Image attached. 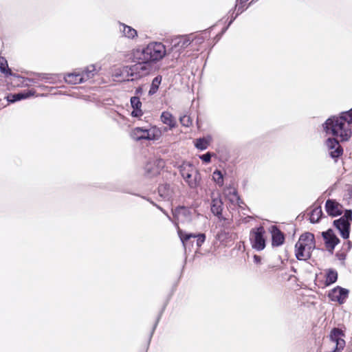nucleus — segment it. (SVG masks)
<instances>
[{"mask_svg": "<svg viewBox=\"0 0 352 352\" xmlns=\"http://www.w3.org/2000/svg\"><path fill=\"white\" fill-rule=\"evenodd\" d=\"M211 198V212L219 219H225L222 216L223 202L220 196L218 194L215 195L212 193Z\"/></svg>", "mask_w": 352, "mask_h": 352, "instance_id": "obj_14", "label": "nucleus"}, {"mask_svg": "<svg viewBox=\"0 0 352 352\" xmlns=\"http://www.w3.org/2000/svg\"><path fill=\"white\" fill-rule=\"evenodd\" d=\"M298 241L302 243V245H308L311 249L315 248L314 235L310 232L302 234Z\"/></svg>", "mask_w": 352, "mask_h": 352, "instance_id": "obj_28", "label": "nucleus"}, {"mask_svg": "<svg viewBox=\"0 0 352 352\" xmlns=\"http://www.w3.org/2000/svg\"><path fill=\"white\" fill-rule=\"evenodd\" d=\"M175 226L177 228V234L178 236L182 243V245L184 248V249H186L188 248V245L190 243V239H196V245L197 246V248H200L202 244L204 243L206 240V235L204 234L200 233V234H192V233H188L185 231H183L178 227V224L177 222H175Z\"/></svg>", "mask_w": 352, "mask_h": 352, "instance_id": "obj_6", "label": "nucleus"}, {"mask_svg": "<svg viewBox=\"0 0 352 352\" xmlns=\"http://www.w3.org/2000/svg\"><path fill=\"white\" fill-rule=\"evenodd\" d=\"M159 195L164 200L169 201L173 198V189L168 184H164L158 188Z\"/></svg>", "mask_w": 352, "mask_h": 352, "instance_id": "obj_25", "label": "nucleus"}, {"mask_svg": "<svg viewBox=\"0 0 352 352\" xmlns=\"http://www.w3.org/2000/svg\"><path fill=\"white\" fill-rule=\"evenodd\" d=\"M272 234V245L274 247H278L283 244L285 236L283 233L276 226H272L269 228Z\"/></svg>", "mask_w": 352, "mask_h": 352, "instance_id": "obj_16", "label": "nucleus"}, {"mask_svg": "<svg viewBox=\"0 0 352 352\" xmlns=\"http://www.w3.org/2000/svg\"><path fill=\"white\" fill-rule=\"evenodd\" d=\"M296 257L300 261H306L311 257V253L313 249L309 247V245H302L299 241L296 243Z\"/></svg>", "mask_w": 352, "mask_h": 352, "instance_id": "obj_13", "label": "nucleus"}, {"mask_svg": "<svg viewBox=\"0 0 352 352\" xmlns=\"http://www.w3.org/2000/svg\"><path fill=\"white\" fill-rule=\"evenodd\" d=\"M0 71L5 74H10L7 60L4 57L1 56H0Z\"/></svg>", "mask_w": 352, "mask_h": 352, "instance_id": "obj_38", "label": "nucleus"}, {"mask_svg": "<svg viewBox=\"0 0 352 352\" xmlns=\"http://www.w3.org/2000/svg\"><path fill=\"white\" fill-rule=\"evenodd\" d=\"M212 154L210 153H206L199 156V158L205 163H209L211 161Z\"/></svg>", "mask_w": 352, "mask_h": 352, "instance_id": "obj_47", "label": "nucleus"}, {"mask_svg": "<svg viewBox=\"0 0 352 352\" xmlns=\"http://www.w3.org/2000/svg\"><path fill=\"white\" fill-rule=\"evenodd\" d=\"M131 105L133 109L142 107V102L138 97L133 96L131 98Z\"/></svg>", "mask_w": 352, "mask_h": 352, "instance_id": "obj_40", "label": "nucleus"}, {"mask_svg": "<svg viewBox=\"0 0 352 352\" xmlns=\"http://www.w3.org/2000/svg\"><path fill=\"white\" fill-rule=\"evenodd\" d=\"M322 214V208L320 206L315 207L310 212L309 220L312 223L318 222Z\"/></svg>", "mask_w": 352, "mask_h": 352, "instance_id": "obj_32", "label": "nucleus"}, {"mask_svg": "<svg viewBox=\"0 0 352 352\" xmlns=\"http://www.w3.org/2000/svg\"><path fill=\"white\" fill-rule=\"evenodd\" d=\"M194 41L191 36H183L176 38L174 41L173 49L179 54L186 47H188Z\"/></svg>", "mask_w": 352, "mask_h": 352, "instance_id": "obj_15", "label": "nucleus"}, {"mask_svg": "<svg viewBox=\"0 0 352 352\" xmlns=\"http://www.w3.org/2000/svg\"><path fill=\"white\" fill-rule=\"evenodd\" d=\"M325 145L329 156L336 162L343 153V149L338 141L335 138H329L325 142Z\"/></svg>", "mask_w": 352, "mask_h": 352, "instance_id": "obj_9", "label": "nucleus"}, {"mask_svg": "<svg viewBox=\"0 0 352 352\" xmlns=\"http://www.w3.org/2000/svg\"><path fill=\"white\" fill-rule=\"evenodd\" d=\"M180 123L182 126L189 127L192 124V120L190 116L184 115L179 118Z\"/></svg>", "mask_w": 352, "mask_h": 352, "instance_id": "obj_39", "label": "nucleus"}, {"mask_svg": "<svg viewBox=\"0 0 352 352\" xmlns=\"http://www.w3.org/2000/svg\"><path fill=\"white\" fill-rule=\"evenodd\" d=\"M212 141L211 135H208L204 138L197 139L195 143V147L201 151L206 150Z\"/></svg>", "mask_w": 352, "mask_h": 352, "instance_id": "obj_27", "label": "nucleus"}, {"mask_svg": "<svg viewBox=\"0 0 352 352\" xmlns=\"http://www.w3.org/2000/svg\"><path fill=\"white\" fill-rule=\"evenodd\" d=\"M98 69L95 65H90L85 67L84 69H81L82 76L83 77V82H86L88 80L92 78L98 73Z\"/></svg>", "mask_w": 352, "mask_h": 352, "instance_id": "obj_26", "label": "nucleus"}, {"mask_svg": "<svg viewBox=\"0 0 352 352\" xmlns=\"http://www.w3.org/2000/svg\"><path fill=\"white\" fill-rule=\"evenodd\" d=\"M265 230L263 226L253 228L250 234L252 248L261 251L265 248Z\"/></svg>", "mask_w": 352, "mask_h": 352, "instance_id": "obj_5", "label": "nucleus"}, {"mask_svg": "<svg viewBox=\"0 0 352 352\" xmlns=\"http://www.w3.org/2000/svg\"><path fill=\"white\" fill-rule=\"evenodd\" d=\"M248 0H236V4L234 6V10H237V14H240L243 12L247 8L248 6L245 7V3Z\"/></svg>", "mask_w": 352, "mask_h": 352, "instance_id": "obj_36", "label": "nucleus"}, {"mask_svg": "<svg viewBox=\"0 0 352 352\" xmlns=\"http://www.w3.org/2000/svg\"><path fill=\"white\" fill-rule=\"evenodd\" d=\"M234 205H237L240 208H243V205L244 204L243 201L241 199V202L239 204H233Z\"/></svg>", "mask_w": 352, "mask_h": 352, "instance_id": "obj_49", "label": "nucleus"}, {"mask_svg": "<svg viewBox=\"0 0 352 352\" xmlns=\"http://www.w3.org/2000/svg\"><path fill=\"white\" fill-rule=\"evenodd\" d=\"M322 236L325 241L327 248L329 249L330 251H332L340 241L331 229L328 230L327 232H323Z\"/></svg>", "mask_w": 352, "mask_h": 352, "instance_id": "obj_17", "label": "nucleus"}, {"mask_svg": "<svg viewBox=\"0 0 352 352\" xmlns=\"http://www.w3.org/2000/svg\"><path fill=\"white\" fill-rule=\"evenodd\" d=\"M351 220L352 211L349 210H346L344 216L333 221V224L339 230L340 235L345 239L349 236L350 221Z\"/></svg>", "mask_w": 352, "mask_h": 352, "instance_id": "obj_7", "label": "nucleus"}, {"mask_svg": "<svg viewBox=\"0 0 352 352\" xmlns=\"http://www.w3.org/2000/svg\"><path fill=\"white\" fill-rule=\"evenodd\" d=\"M148 201H149L151 204L157 207L160 210H161L168 218V219L170 221H173L172 218L170 217V215L166 212V210H164L162 207L155 204L153 201H151L149 199H146Z\"/></svg>", "mask_w": 352, "mask_h": 352, "instance_id": "obj_46", "label": "nucleus"}, {"mask_svg": "<svg viewBox=\"0 0 352 352\" xmlns=\"http://www.w3.org/2000/svg\"><path fill=\"white\" fill-rule=\"evenodd\" d=\"M38 76L41 78V80H45L46 82L49 83H56L60 80V75L58 74H38Z\"/></svg>", "mask_w": 352, "mask_h": 352, "instance_id": "obj_33", "label": "nucleus"}, {"mask_svg": "<svg viewBox=\"0 0 352 352\" xmlns=\"http://www.w3.org/2000/svg\"><path fill=\"white\" fill-rule=\"evenodd\" d=\"M174 217L177 221H183L190 215V210L185 207H178L173 211Z\"/></svg>", "mask_w": 352, "mask_h": 352, "instance_id": "obj_30", "label": "nucleus"}, {"mask_svg": "<svg viewBox=\"0 0 352 352\" xmlns=\"http://www.w3.org/2000/svg\"><path fill=\"white\" fill-rule=\"evenodd\" d=\"M164 130V131H167V128L165 127Z\"/></svg>", "mask_w": 352, "mask_h": 352, "instance_id": "obj_52", "label": "nucleus"}, {"mask_svg": "<svg viewBox=\"0 0 352 352\" xmlns=\"http://www.w3.org/2000/svg\"><path fill=\"white\" fill-rule=\"evenodd\" d=\"M130 137L135 141L145 140V128L135 127L130 131Z\"/></svg>", "mask_w": 352, "mask_h": 352, "instance_id": "obj_29", "label": "nucleus"}, {"mask_svg": "<svg viewBox=\"0 0 352 352\" xmlns=\"http://www.w3.org/2000/svg\"><path fill=\"white\" fill-rule=\"evenodd\" d=\"M133 56L138 60H146L151 65L162 60L166 55V47L159 41H152L142 47L133 50Z\"/></svg>", "mask_w": 352, "mask_h": 352, "instance_id": "obj_2", "label": "nucleus"}, {"mask_svg": "<svg viewBox=\"0 0 352 352\" xmlns=\"http://www.w3.org/2000/svg\"><path fill=\"white\" fill-rule=\"evenodd\" d=\"M195 39H196L197 41V42H202V41L204 40V38L201 36V37H195Z\"/></svg>", "mask_w": 352, "mask_h": 352, "instance_id": "obj_50", "label": "nucleus"}, {"mask_svg": "<svg viewBox=\"0 0 352 352\" xmlns=\"http://www.w3.org/2000/svg\"><path fill=\"white\" fill-rule=\"evenodd\" d=\"M223 193L232 204H239V202H241V199L237 194L236 189L233 186L230 185L226 186Z\"/></svg>", "mask_w": 352, "mask_h": 352, "instance_id": "obj_23", "label": "nucleus"}, {"mask_svg": "<svg viewBox=\"0 0 352 352\" xmlns=\"http://www.w3.org/2000/svg\"><path fill=\"white\" fill-rule=\"evenodd\" d=\"M254 262L256 264H260L261 262V257L258 255H254L253 257Z\"/></svg>", "mask_w": 352, "mask_h": 352, "instance_id": "obj_48", "label": "nucleus"}, {"mask_svg": "<svg viewBox=\"0 0 352 352\" xmlns=\"http://www.w3.org/2000/svg\"><path fill=\"white\" fill-rule=\"evenodd\" d=\"M83 77L82 76L81 69H76L73 72L68 73L64 76L65 81L71 85H77L83 83Z\"/></svg>", "mask_w": 352, "mask_h": 352, "instance_id": "obj_18", "label": "nucleus"}, {"mask_svg": "<svg viewBox=\"0 0 352 352\" xmlns=\"http://www.w3.org/2000/svg\"><path fill=\"white\" fill-rule=\"evenodd\" d=\"M179 172L189 188H197L201 182V175L198 169L190 162H184L178 166Z\"/></svg>", "mask_w": 352, "mask_h": 352, "instance_id": "obj_3", "label": "nucleus"}, {"mask_svg": "<svg viewBox=\"0 0 352 352\" xmlns=\"http://www.w3.org/2000/svg\"><path fill=\"white\" fill-rule=\"evenodd\" d=\"M217 240H218L221 244L226 245L227 243L232 240V234L226 231L225 230H221L216 236Z\"/></svg>", "mask_w": 352, "mask_h": 352, "instance_id": "obj_31", "label": "nucleus"}, {"mask_svg": "<svg viewBox=\"0 0 352 352\" xmlns=\"http://www.w3.org/2000/svg\"><path fill=\"white\" fill-rule=\"evenodd\" d=\"M148 201H149L151 204L157 207L160 210H161L168 218V219L170 221H173L172 218L170 217V215L166 212V210H164L162 207L155 204L153 201H151L149 199H146Z\"/></svg>", "mask_w": 352, "mask_h": 352, "instance_id": "obj_45", "label": "nucleus"}, {"mask_svg": "<svg viewBox=\"0 0 352 352\" xmlns=\"http://www.w3.org/2000/svg\"><path fill=\"white\" fill-rule=\"evenodd\" d=\"M161 122L167 125L170 130L174 129L177 126V121L173 114L169 111H163L160 116Z\"/></svg>", "mask_w": 352, "mask_h": 352, "instance_id": "obj_24", "label": "nucleus"}, {"mask_svg": "<svg viewBox=\"0 0 352 352\" xmlns=\"http://www.w3.org/2000/svg\"><path fill=\"white\" fill-rule=\"evenodd\" d=\"M112 76L118 81H131L130 65L115 67L111 72Z\"/></svg>", "mask_w": 352, "mask_h": 352, "instance_id": "obj_10", "label": "nucleus"}, {"mask_svg": "<svg viewBox=\"0 0 352 352\" xmlns=\"http://www.w3.org/2000/svg\"><path fill=\"white\" fill-rule=\"evenodd\" d=\"M162 136V131L156 126H151L149 129L145 128V140L157 141Z\"/></svg>", "mask_w": 352, "mask_h": 352, "instance_id": "obj_19", "label": "nucleus"}, {"mask_svg": "<svg viewBox=\"0 0 352 352\" xmlns=\"http://www.w3.org/2000/svg\"><path fill=\"white\" fill-rule=\"evenodd\" d=\"M35 94V91L33 89L26 90L20 93L10 94L6 98L9 102H15L16 101L28 98Z\"/></svg>", "mask_w": 352, "mask_h": 352, "instance_id": "obj_22", "label": "nucleus"}, {"mask_svg": "<svg viewBox=\"0 0 352 352\" xmlns=\"http://www.w3.org/2000/svg\"><path fill=\"white\" fill-rule=\"evenodd\" d=\"M131 81L138 80L149 75L153 71V66L146 60H138L131 65Z\"/></svg>", "mask_w": 352, "mask_h": 352, "instance_id": "obj_4", "label": "nucleus"}, {"mask_svg": "<svg viewBox=\"0 0 352 352\" xmlns=\"http://www.w3.org/2000/svg\"><path fill=\"white\" fill-rule=\"evenodd\" d=\"M344 337V334L343 331L338 328L333 329L329 335L331 341L335 344V350L339 352L345 346Z\"/></svg>", "mask_w": 352, "mask_h": 352, "instance_id": "obj_11", "label": "nucleus"}, {"mask_svg": "<svg viewBox=\"0 0 352 352\" xmlns=\"http://www.w3.org/2000/svg\"><path fill=\"white\" fill-rule=\"evenodd\" d=\"M165 162L162 159H155L148 162L144 167L145 175L147 177H153L157 175L164 167Z\"/></svg>", "mask_w": 352, "mask_h": 352, "instance_id": "obj_8", "label": "nucleus"}, {"mask_svg": "<svg viewBox=\"0 0 352 352\" xmlns=\"http://www.w3.org/2000/svg\"><path fill=\"white\" fill-rule=\"evenodd\" d=\"M352 109L342 112L340 116H332L323 124V128L327 134L340 138L342 141H347L351 136Z\"/></svg>", "mask_w": 352, "mask_h": 352, "instance_id": "obj_1", "label": "nucleus"}, {"mask_svg": "<svg viewBox=\"0 0 352 352\" xmlns=\"http://www.w3.org/2000/svg\"><path fill=\"white\" fill-rule=\"evenodd\" d=\"M161 82L162 76H157L153 78L152 83L151 85L150 89L148 91V95L152 96L157 91L160 85L161 84Z\"/></svg>", "mask_w": 352, "mask_h": 352, "instance_id": "obj_34", "label": "nucleus"}, {"mask_svg": "<svg viewBox=\"0 0 352 352\" xmlns=\"http://www.w3.org/2000/svg\"><path fill=\"white\" fill-rule=\"evenodd\" d=\"M213 181L219 186L221 187L223 185V175L221 171L215 170L212 173Z\"/></svg>", "mask_w": 352, "mask_h": 352, "instance_id": "obj_35", "label": "nucleus"}, {"mask_svg": "<svg viewBox=\"0 0 352 352\" xmlns=\"http://www.w3.org/2000/svg\"><path fill=\"white\" fill-rule=\"evenodd\" d=\"M232 12L231 19H230V21L228 22V26L223 30L222 33H224L226 31V30L228 28V27L232 23V22L235 20V19L239 15V14H237L236 10H234H234H231L229 12Z\"/></svg>", "mask_w": 352, "mask_h": 352, "instance_id": "obj_42", "label": "nucleus"}, {"mask_svg": "<svg viewBox=\"0 0 352 352\" xmlns=\"http://www.w3.org/2000/svg\"><path fill=\"white\" fill-rule=\"evenodd\" d=\"M119 30L123 36L129 39L134 40L138 37L137 30L123 23H119Z\"/></svg>", "mask_w": 352, "mask_h": 352, "instance_id": "obj_21", "label": "nucleus"}, {"mask_svg": "<svg viewBox=\"0 0 352 352\" xmlns=\"http://www.w3.org/2000/svg\"><path fill=\"white\" fill-rule=\"evenodd\" d=\"M113 119L117 122H123L125 120V118L120 113H116L113 116Z\"/></svg>", "mask_w": 352, "mask_h": 352, "instance_id": "obj_44", "label": "nucleus"}, {"mask_svg": "<svg viewBox=\"0 0 352 352\" xmlns=\"http://www.w3.org/2000/svg\"><path fill=\"white\" fill-rule=\"evenodd\" d=\"M325 208L327 212L332 217L342 214V206L333 200L328 199L325 204Z\"/></svg>", "mask_w": 352, "mask_h": 352, "instance_id": "obj_20", "label": "nucleus"}, {"mask_svg": "<svg viewBox=\"0 0 352 352\" xmlns=\"http://www.w3.org/2000/svg\"><path fill=\"white\" fill-rule=\"evenodd\" d=\"M38 74H34V77H32V78H27L25 80L26 82V84L27 85H29L30 83L31 84H36L39 81H42L43 80H41V78L38 76Z\"/></svg>", "mask_w": 352, "mask_h": 352, "instance_id": "obj_41", "label": "nucleus"}, {"mask_svg": "<svg viewBox=\"0 0 352 352\" xmlns=\"http://www.w3.org/2000/svg\"><path fill=\"white\" fill-rule=\"evenodd\" d=\"M348 293L349 292L347 289L338 287L331 290L328 296L331 301L342 304L346 299Z\"/></svg>", "mask_w": 352, "mask_h": 352, "instance_id": "obj_12", "label": "nucleus"}, {"mask_svg": "<svg viewBox=\"0 0 352 352\" xmlns=\"http://www.w3.org/2000/svg\"><path fill=\"white\" fill-rule=\"evenodd\" d=\"M131 115L133 118H140L143 115V112L141 108L133 109Z\"/></svg>", "mask_w": 352, "mask_h": 352, "instance_id": "obj_43", "label": "nucleus"}, {"mask_svg": "<svg viewBox=\"0 0 352 352\" xmlns=\"http://www.w3.org/2000/svg\"><path fill=\"white\" fill-rule=\"evenodd\" d=\"M141 91V88H138L136 89V93H139Z\"/></svg>", "mask_w": 352, "mask_h": 352, "instance_id": "obj_51", "label": "nucleus"}, {"mask_svg": "<svg viewBox=\"0 0 352 352\" xmlns=\"http://www.w3.org/2000/svg\"><path fill=\"white\" fill-rule=\"evenodd\" d=\"M338 278V274L334 270H329L327 274L326 282L327 284L334 283Z\"/></svg>", "mask_w": 352, "mask_h": 352, "instance_id": "obj_37", "label": "nucleus"}]
</instances>
